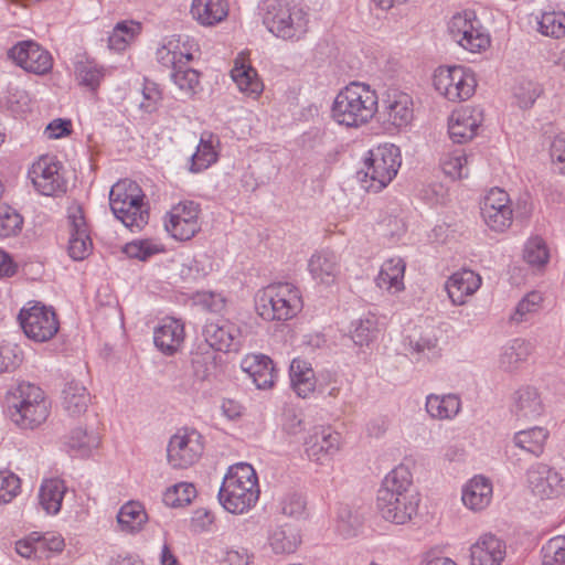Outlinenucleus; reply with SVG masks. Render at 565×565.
I'll return each mask as SVG.
<instances>
[{
	"label": "nucleus",
	"instance_id": "nucleus-1",
	"mask_svg": "<svg viewBox=\"0 0 565 565\" xmlns=\"http://www.w3.org/2000/svg\"><path fill=\"white\" fill-rule=\"evenodd\" d=\"M419 502V494L413 488L412 472L405 465L388 472L377 491L379 513L385 521L397 525L406 524L417 515Z\"/></svg>",
	"mask_w": 565,
	"mask_h": 565
},
{
	"label": "nucleus",
	"instance_id": "nucleus-2",
	"mask_svg": "<svg viewBox=\"0 0 565 565\" xmlns=\"http://www.w3.org/2000/svg\"><path fill=\"white\" fill-rule=\"evenodd\" d=\"M379 97L364 83L353 82L341 89L332 105V118L345 127H361L376 114Z\"/></svg>",
	"mask_w": 565,
	"mask_h": 565
},
{
	"label": "nucleus",
	"instance_id": "nucleus-3",
	"mask_svg": "<svg viewBox=\"0 0 565 565\" xmlns=\"http://www.w3.org/2000/svg\"><path fill=\"white\" fill-rule=\"evenodd\" d=\"M259 489L254 468L248 463L232 466L218 492L220 503L231 513L249 510L258 500Z\"/></svg>",
	"mask_w": 565,
	"mask_h": 565
},
{
	"label": "nucleus",
	"instance_id": "nucleus-4",
	"mask_svg": "<svg viewBox=\"0 0 565 565\" xmlns=\"http://www.w3.org/2000/svg\"><path fill=\"white\" fill-rule=\"evenodd\" d=\"M111 212L131 232L141 231L149 221V209L140 186L131 180L115 183L109 192Z\"/></svg>",
	"mask_w": 565,
	"mask_h": 565
},
{
	"label": "nucleus",
	"instance_id": "nucleus-5",
	"mask_svg": "<svg viewBox=\"0 0 565 565\" xmlns=\"http://www.w3.org/2000/svg\"><path fill=\"white\" fill-rule=\"evenodd\" d=\"M8 415L23 429H34L49 416L44 392L31 383H20L8 395Z\"/></svg>",
	"mask_w": 565,
	"mask_h": 565
},
{
	"label": "nucleus",
	"instance_id": "nucleus-6",
	"mask_svg": "<svg viewBox=\"0 0 565 565\" xmlns=\"http://www.w3.org/2000/svg\"><path fill=\"white\" fill-rule=\"evenodd\" d=\"M301 308L300 292L289 282H277L267 286L257 301L259 316L268 321L291 319Z\"/></svg>",
	"mask_w": 565,
	"mask_h": 565
},
{
	"label": "nucleus",
	"instance_id": "nucleus-7",
	"mask_svg": "<svg viewBox=\"0 0 565 565\" xmlns=\"http://www.w3.org/2000/svg\"><path fill=\"white\" fill-rule=\"evenodd\" d=\"M264 22L277 38L298 41L308 31L306 11L295 2L277 1L268 6Z\"/></svg>",
	"mask_w": 565,
	"mask_h": 565
},
{
	"label": "nucleus",
	"instance_id": "nucleus-8",
	"mask_svg": "<svg viewBox=\"0 0 565 565\" xmlns=\"http://www.w3.org/2000/svg\"><path fill=\"white\" fill-rule=\"evenodd\" d=\"M399 167L401 152L395 145L385 143L371 150L363 171L364 178L370 179L365 188L374 192L382 190L395 178Z\"/></svg>",
	"mask_w": 565,
	"mask_h": 565
},
{
	"label": "nucleus",
	"instance_id": "nucleus-9",
	"mask_svg": "<svg viewBox=\"0 0 565 565\" xmlns=\"http://www.w3.org/2000/svg\"><path fill=\"white\" fill-rule=\"evenodd\" d=\"M435 89L449 102H462L470 98L477 81L471 70L461 66H439L433 76Z\"/></svg>",
	"mask_w": 565,
	"mask_h": 565
},
{
	"label": "nucleus",
	"instance_id": "nucleus-10",
	"mask_svg": "<svg viewBox=\"0 0 565 565\" xmlns=\"http://www.w3.org/2000/svg\"><path fill=\"white\" fill-rule=\"evenodd\" d=\"M448 33L459 46L471 53H480L491 45L490 35L471 11L454 14L448 22Z\"/></svg>",
	"mask_w": 565,
	"mask_h": 565
},
{
	"label": "nucleus",
	"instance_id": "nucleus-11",
	"mask_svg": "<svg viewBox=\"0 0 565 565\" xmlns=\"http://www.w3.org/2000/svg\"><path fill=\"white\" fill-rule=\"evenodd\" d=\"M19 320L25 335L35 342L51 340L60 328L54 310L40 303L22 309Z\"/></svg>",
	"mask_w": 565,
	"mask_h": 565
},
{
	"label": "nucleus",
	"instance_id": "nucleus-12",
	"mask_svg": "<svg viewBox=\"0 0 565 565\" xmlns=\"http://www.w3.org/2000/svg\"><path fill=\"white\" fill-rule=\"evenodd\" d=\"M200 204L194 201H182L173 205L164 221L167 232L178 241H188L201 230Z\"/></svg>",
	"mask_w": 565,
	"mask_h": 565
},
{
	"label": "nucleus",
	"instance_id": "nucleus-13",
	"mask_svg": "<svg viewBox=\"0 0 565 565\" xmlns=\"http://www.w3.org/2000/svg\"><path fill=\"white\" fill-rule=\"evenodd\" d=\"M202 451L201 435L196 430L182 429L170 438L168 461L175 469H185L198 461Z\"/></svg>",
	"mask_w": 565,
	"mask_h": 565
},
{
	"label": "nucleus",
	"instance_id": "nucleus-14",
	"mask_svg": "<svg viewBox=\"0 0 565 565\" xmlns=\"http://www.w3.org/2000/svg\"><path fill=\"white\" fill-rule=\"evenodd\" d=\"M341 436L330 426H315L303 439L308 459L318 465L329 462L340 450Z\"/></svg>",
	"mask_w": 565,
	"mask_h": 565
},
{
	"label": "nucleus",
	"instance_id": "nucleus-15",
	"mask_svg": "<svg viewBox=\"0 0 565 565\" xmlns=\"http://www.w3.org/2000/svg\"><path fill=\"white\" fill-rule=\"evenodd\" d=\"M203 337L212 349L221 352H237L243 342L241 328L227 319L207 321Z\"/></svg>",
	"mask_w": 565,
	"mask_h": 565
},
{
	"label": "nucleus",
	"instance_id": "nucleus-16",
	"mask_svg": "<svg viewBox=\"0 0 565 565\" xmlns=\"http://www.w3.org/2000/svg\"><path fill=\"white\" fill-rule=\"evenodd\" d=\"M61 164L53 157L43 156L34 162L29 172L32 183L43 195H53L66 190Z\"/></svg>",
	"mask_w": 565,
	"mask_h": 565
},
{
	"label": "nucleus",
	"instance_id": "nucleus-17",
	"mask_svg": "<svg viewBox=\"0 0 565 565\" xmlns=\"http://www.w3.org/2000/svg\"><path fill=\"white\" fill-rule=\"evenodd\" d=\"M9 57L26 72L45 74L52 68L50 53L33 41H22L8 52Z\"/></svg>",
	"mask_w": 565,
	"mask_h": 565
},
{
	"label": "nucleus",
	"instance_id": "nucleus-18",
	"mask_svg": "<svg viewBox=\"0 0 565 565\" xmlns=\"http://www.w3.org/2000/svg\"><path fill=\"white\" fill-rule=\"evenodd\" d=\"M526 482L535 497L551 499L559 493L563 478L548 465L535 462L526 471Z\"/></svg>",
	"mask_w": 565,
	"mask_h": 565
},
{
	"label": "nucleus",
	"instance_id": "nucleus-19",
	"mask_svg": "<svg viewBox=\"0 0 565 565\" xmlns=\"http://www.w3.org/2000/svg\"><path fill=\"white\" fill-rule=\"evenodd\" d=\"M67 218L70 226L68 254L74 260H82L93 249V242L82 207H71Z\"/></svg>",
	"mask_w": 565,
	"mask_h": 565
},
{
	"label": "nucleus",
	"instance_id": "nucleus-20",
	"mask_svg": "<svg viewBox=\"0 0 565 565\" xmlns=\"http://www.w3.org/2000/svg\"><path fill=\"white\" fill-rule=\"evenodd\" d=\"M483 110L479 107H467L451 114L448 122L449 137L454 142L463 143L473 138L483 122Z\"/></svg>",
	"mask_w": 565,
	"mask_h": 565
},
{
	"label": "nucleus",
	"instance_id": "nucleus-21",
	"mask_svg": "<svg viewBox=\"0 0 565 565\" xmlns=\"http://www.w3.org/2000/svg\"><path fill=\"white\" fill-rule=\"evenodd\" d=\"M544 412L545 406L535 387L522 386L512 394L511 413L518 420H536Z\"/></svg>",
	"mask_w": 565,
	"mask_h": 565
},
{
	"label": "nucleus",
	"instance_id": "nucleus-22",
	"mask_svg": "<svg viewBox=\"0 0 565 565\" xmlns=\"http://www.w3.org/2000/svg\"><path fill=\"white\" fill-rule=\"evenodd\" d=\"M382 107L385 120L396 128L407 126L413 119V100L406 93L388 92Z\"/></svg>",
	"mask_w": 565,
	"mask_h": 565
},
{
	"label": "nucleus",
	"instance_id": "nucleus-23",
	"mask_svg": "<svg viewBox=\"0 0 565 565\" xmlns=\"http://www.w3.org/2000/svg\"><path fill=\"white\" fill-rule=\"evenodd\" d=\"M308 269L313 280L329 286L335 282L340 274L339 257L329 249L318 250L311 255Z\"/></svg>",
	"mask_w": 565,
	"mask_h": 565
},
{
	"label": "nucleus",
	"instance_id": "nucleus-24",
	"mask_svg": "<svg viewBox=\"0 0 565 565\" xmlns=\"http://www.w3.org/2000/svg\"><path fill=\"white\" fill-rule=\"evenodd\" d=\"M231 77L243 94L254 99L258 98L263 93L264 85L256 70L249 65L247 57L243 53L235 58Z\"/></svg>",
	"mask_w": 565,
	"mask_h": 565
},
{
	"label": "nucleus",
	"instance_id": "nucleus-25",
	"mask_svg": "<svg viewBox=\"0 0 565 565\" xmlns=\"http://www.w3.org/2000/svg\"><path fill=\"white\" fill-rule=\"evenodd\" d=\"M492 494L491 480L483 476H475L462 487L461 500L468 509L481 511L491 503Z\"/></svg>",
	"mask_w": 565,
	"mask_h": 565
},
{
	"label": "nucleus",
	"instance_id": "nucleus-26",
	"mask_svg": "<svg viewBox=\"0 0 565 565\" xmlns=\"http://www.w3.org/2000/svg\"><path fill=\"white\" fill-rule=\"evenodd\" d=\"M481 285V277L472 270L463 269L452 274L446 282L451 302L461 306L466 298L475 294Z\"/></svg>",
	"mask_w": 565,
	"mask_h": 565
},
{
	"label": "nucleus",
	"instance_id": "nucleus-27",
	"mask_svg": "<svg viewBox=\"0 0 565 565\" xmlns=\"http://www.w3.org/2000/svg\"><path fill=\"white\" fill-rule=\"evenodd\" d=\"M90 403V393L82 381L72 379L66 382L62 391V407L70 416H82Z\"/></svg>",
	"mask_w": 565,
	"mask_h": 565
},
{
	"label": "nucleus",
	"instance_id": "nucleus-28",
	"mask_svg": "<svg viewBox=\"0 0 565 565\" xmlns=\"http://www.w3.org/2000/svg\"><path fill=\"white\" fill-rule=\"evenodd\" d=\"M242 370L246 372L258 388H270L275 382L273 361L263 354H250L243 359Z\"/></svg>",
	"mask_w": 565,
	"mask_h": 565
},
{
	"label": "nucleus",
	"instance_id": "nucleus-29",
	"mask_svg": "<svg viewBox=\"0 0 565 565\" xmlns=\"http://www.w3.org/2000/svg\"><path fill=\"white\" fill-rule=\"evenodd\" d=\"M154 344L163 353L171 355L179 350L184 340L183 324L175 319L162 320L154 330Z\"/></svg>",
	"mask_w": 565,
	"mask_h": 565
},
{
	"label": "nucleus",
	"instance_id": "nucleus-30",
	"mask_svg": "<svg viewBox=\"0 0 565 565\" xmlns=\"http://www.w3.org/2000/svg\"><path fill=\"white\" fill-rule=\"evenodd\" d=\"M190 13L203 26H213L228 14L226 0H193Z\"/></svg>",
	"mask_w": 565,
	"mask_h": 565
},
{
	"label": "nucleus",
	"instance_id": "nucleus-31",
	"mask_svg": "<svg viewBox=\"0 0 565 565\" xmlns=\"http://www.w3.org/2000/svg\"><path fill=\"white\" fill-rule=\"evenodd\" d=\"M405 262L401 257H393L383 263L380 273L375 278L379 288L391 294L402 291L404 286Z\"/></svg>",
	"mask_w": 565,
	"mask_h": 565
},
{
	"label": "nucleus",
	"instance_id": "nucleus-32",
	"mask_svg": "<svg viewBox=\"0 0 565 565\" xmlns=\"http://www.w3.org/2000/svg\"><path fill=\"white\" fill-rule=\"evenodd\" d=\"M292 390L299 397L306 398L316 388V375L310 363L301 359H294L289 369Z\"/></svg>",
	"mask_w": 565,
	"mask_h": 565
},
{
	"label": "nucleus",
	"instance_id": "nucleus-33",
	"mask_svg": "<svg viewBox=\"0 0 565 565\" xmlns=\"http://www.w3.org/2000/svg\"><path fill=\"white\" fill-rule=\"evenodd\" d=\"M550 431L546 427L534 426L527 429H522L513 435L512 444L535 457H540L545 449Z\"/></svg>",
	"mask_w": 565,
	"mask_h": 565
},
{
	"label": "nucleus",
	"instance_id": "nucleus-34",
	"mask_svg": "<svg viewBox=\"0 0 565 565\" xmlns=\"http://www.w3.org/2000/svg\"><path fill=\"white\" fill-rule=\"evenodd\" d=\"M460 409V398L455 394H430L426 398V411L435 419H452L459 414Z\"/></svg>",
	"mask_w": 565,
	"mask_h": 565
},
{
	"label": "nucleus",
	"instance_id": "nucleus-35",
	"mask_svg": "<svg viewBox=\"0 0 565 565\" xmlns=\"http://www.w3.org/2000/svg\"><path fill=\"white\" fill-rule=\"evenodd\" d=\"M534 345L525 339H513L502 348L500 366L504 371L516 370L532 354Z\"/></svg>",
	"mask_w": 565,
	"mask_h": 565
},
{
	"label": "nucleus",
	"instance_id": "nucleus-36",
	"mask_svg": "<svg viewBox=\"0 0 565 565\" xmlns=\"http://www.w3.org/2000/svg\"><path fill=\"white\" fill-rule=\"evenodd\" d=\"M300 535L290 525H275L268 532V544L276 554H290L300 545Z\"/></svg>",
	"mask_w": 565,
	"mask_h": 565
},
{
	"label": "nucleus",
	"instance_id": "nucleus-37",
	"mask_svg": "<svg viewBox=\"0 0 565 565\" xmlns=\"http://www.w3.org/2000/svg\"><path fill=\"white\" fill-rule=\"evenodd\" d=\"M66 492L64 481L60 479L45 480L40 489V504L47 514H56L62 507Z\"/></svg>",
	"mask_w": 565,
	"mask_h": 565
},
{
	"label": "nucleus",
	"instance_id": "nucleus-38",
	"mask_svg": "<svg viewBox=\"0 0 565 565\" xmlns=\"http://www.w3.org/2000/svg\"><path fill=\"white\" fill-rule=\"evenodd\" d=\"M148 520L143 507L139 502H128L121 507L117 515V521L122 531L135 533L139 532Z\"/></svg>",
	"mask_w": 565,
	"mask_h": 565
},
{
	"label": "nucleus",
	"instance_id": "nucleus-39",
	"mask_svg": "<svg viewBox=\"0 0 565 565\" xmlns=\"http://www.w3.org/2000/svg\"><path fill=\"white\" fill-rule=\"evenodd\" d=\"M100 438L94 431H88L79 426L70 431L65 444L70 450L76 451L81 456H87L93 449L99 446Z\"/></svg>",
	"mask_w": 565,
	"mask_h": 565
},
{
	"label": "nucleus",
	"instance_id": "nucleus-40",
	"mask_svg": "<svg viewBox=\"0 0 565 565\" xmlns=\"http://www.w3.org/2000/svg\"><path fill=\"white\" fill-rule=\"evenodd\" d=\"M511 92L515 104L521 109H529L534 105L543 89L539 83L521 77L514 82Z\"/></svg>",
	"mask_w": 565,
	"mask_h": 565
},
{
	"label": "nucleus",
	"instance_id": "nucleus-41",
	"mask_svg": "<svg viewBox=\"0 0 565 565\" xmlns=\"http://www.w3.org/2000/svg\"><path fill=\"white\" fill-rule=\"evenodd\" d=\"M471 565H494V535L482 534L470 547Z\"/></svg>",
	"mask_w": 565,
	"mask_h": 565
},
{
	"label": "nucleus",
	"instance_id": "nucleus-42",
	"mask_svg": "<svg viewBox=\"0 0 565 565\" xmlns=\"http://www.w3.org/2000/svg\"><path fill=\"white\" fill-rule=\"evenodd\" d=\"M351 338L356 345H367L377 333V319L374 315H367L351 324Z\"/></svg>",
	"mask_w": 565,
	"mask_h": 565
},
{
	"label": "nucleus",
	"instance_id": "nucleus-43",
	"mask_svg": "<svg viewBox=\"0 0 565 565\" xmlns=\"http://www.w3.org/2000/svg\"><path fill=\"white\" fill-rule=\"evenodd\" d=\"M537 31L554 39L565 35V13L564 12H544L536 18Z\"/></svg>",
	"mask_w": 565,
	"mask_h": 565
},
{
	"label": "nucleus",
	"instance_id": "nucleus-44",
	"mask_svg": "<svg viewBox=\"0 0 565 565\" xmlns=\"http://www.w3.org/2000/svg\"><path fill=\"white\" fill-rule=\"evenodd\" d=\"M523 258L533 267H544L550 260L545 241L539 236L530 238L524 246Z\"/></svg>",
	"mask_w": 565,
	"mask_h": 565
},
{
	"label": "nucleus",
	"instance_id": "nucleus-45",
	"mask_svg": "<svg viewBox=\"0 0 565 565\" xmlns=\"http://www.w3.org/2000/svg\"><path fill=\"white\" fill-rule=\"evenodd\" d=\"M195 495L196 490L192 483L180 482L166 490L163 502L172 508L182 507L191 503Z\"/></svg>",
	"mask_w": 565,
	"mask_h": 565
},
{
	"label": "nucleus",
	"instance_id": "nucleus-46",
	"mask_svg": "<svg viewBox=\"0 0 565 565\" xmlns=\"http://www.w3.org/2000/svg\"><path fill=\"white\" fill-rule=\"evenodd\" d=\"M541 565H565V536H554L543 544Z\"/></svg>",
	"mask_w": 565,
	"mask_h": 565
},
{
	"label": "nucleus",
	"instance_id": "nucleus-47",
	"mask_svg": "<svg viewBox=\"0 0 565 565\" xmlns=\"http://www.w3.org/2000/svg\"><path fill=\"white\" fill-rule=\"evenodd\" d=\"M76 79L81 85L95 90L104 77L103 70L92 61H79L75 65Z\"/></svg>",
	"mask_w": 565,
	"mask_h": 565
},
{
	"label": "nucleus",
	"instance_id": "nucleus-48",
	"mask_svg": "<svg viewBox=\"0 0 565 565\" xmlns=\"http://www.w3.org/2000/svg\"><path fill=\"white\" fill-rule=\"evenodd\" d=\"M467 163L466 154L462 151H455L443 157L440 167L446 175L452 180H457L467 177Z\"/></svg>",
	"mask_w": 565,
	"mask_h": 565
},
{
	"label": "nucleus",
	"instance_id": "nucleus-49",
	"mask_svg": "<svg viewBox=\"0 0 565 565\" xmlns=\"http://www.w3.org/2000/svg\"><path fill=\"white\" fill-rule=\"evenodd\" d=\"M171 77L185 95L192 96L196 93V88L200 85V74L198 71L180 65L173 70Z\"/></svg>",
	"mask_w": 565,
	"mask_h": 565
},
{
	"label": "nucleus",
	"instance_id": "nucleus-50",
	"mask_svg": "<svg viewBox=\"0 0 565 565\" xmlns=\"http://www.w3.org/2000/svg\"><path fill=\"white\" fill-rule=\"evenodd\" d=\"M193 375L200 381H210L216 371V355L213 352L194 353L192 356Z\"/></svg>",
	"mask_w": 565,
	"mask_h": 565
},
{
	"label": "nucleus",
	"instance_id": "nucleus-51",
	"mask_svg": "<svg viewBox=\"0 0 565 565\" xmlns=\"http://www.w3.org/2000/svg\"><path fill=\"white\" fill-rule=\"evenodd\" d=\"M543 301V297L540 291L532 290L527 292L515 307L514 312L510 316V320L514 323H520L527 319V315L536 312L541 303Z\"/></svg>",
	"mask_w": 565,
	"mask_h": 565
},
{
	"label": "nucleus",
	"instance_id": "nucleus-52",
	"mask_svg": "<svg viewBox=\"0 0 565 565\" xmlns=\"http://www.w3.org/2000/svg\"><path fill=\"white\" fill-rule=\"evenodd\" d=\"M216 156L217 154L213 148L212 140H205L202 137L195 153H193L191 157L190 170L192 172H200L206 169L216 161Z\"/></svg>",
	"mask_w": 565,
	"mask_h": 565
},
{
	"label": "nucleus",
	"instance_id": "nucleus-53",
	"mask_svg": "<svg viewBox=\"0 0 565 565\" xmlns=\"http://www.w3.org/2000/svg\"><path fill=\"white\" fill-rule=\"evenodd\" d=\"M23 224L22 216L11 207L0 209V238L17 235Z\"/></svg>",
	"mask_w": 565,
	"mask_h": 565
},
{
	"label": "nucleus",
	"instance_id": "nucleus-54",
	"mask_svg": "<svg viewBox=\"0 0 565 565\" xmlns=\"http://www.w3.org/2000/svg\"><path fill=\"white\" fill-rule=\"evenodd\" d=\"M162 250L163 247L160 244H157L149 239L134 241L125 246V253L127 254V256L139 260H146L150 256L158 254Z\"/></svg>",
	"mask_w": 565,
	"mask_h": 565
},
{
	"label": "nucleus",
	"instance_id": "nucleus-55",
	"mask_svg": "<svg viewBox=\"0 0 565 565\" xmlns=\"http://www.w3.org/2000/svg\"><path fill=\"white\" fill-rule=\"evenodd\" d=\"M20 478L9 470H0V504L11 502L20 492Z\"/></svg>",
	"mask_w": 565,
	"mask_h": 565
},
{
	"label": "nucleus",
	"instance_id": "nucleus-56",
	"mask_svg": "<svg viewBox=\"0 0 565 565\" xmlns=\"http://www.w3.org/2000/svg\"><path fill=\"white\" fill-rule=\"evenodd\" d=\"M509 202L507 192L497 186V232H504L512 224L513 211Z\"/></svg>",
	"mask_w": 565,
	"mask_h": 565
},
{
	"label": "nucleus",
	"instance_id": "nucleus-57",
	"mask_svg": "<svg viewBox=\"0 0 565 565\" xmlns=\"http://www.w3.org/2000/svg\"><path fill=\"white\" fill-rule=\"evenodd\" d=\"M412 352L427 359L439 356L438 339L434 334H423L418 339H409Z\"/></svg>",
	"mask_w": 565,
	"mask_h": 565
},
{
	"label": "nucleus",
	"instance_id": "nucleus-58",
	"mask_svg": "<svg viewBox=\"0 0 565 565\" xmlns=\"http://www.w3.org/2000/svg\"><path fill=\"white\" fill-rule=\"evenodd\" d=\"M282 431L289 437H297L306 430L303 416L295 409H287L282 416Z\"/></svg>",
	"mask_w": 565,
	"mask_h": 565
},
{
	"label": "nucleus",
	"instance_id": "nucleus-59",
	"mask_svg": "<svg viewBox=\"0 0 565 565\" xmlns=\"http://www.w3.org/2000/svg\"><path fill=\"white\" fill-rule=\"evenodd\" d=\"M169 41H175V46L171 52L174 55L175 67L185 65L193 58V51L196 45L193 41H190L188 36L182 40L179 35L178 38H172Z\"/></svg>",
	"mask_w": 565,
	"mask_h": 565
},
{
	"label": "nucleus",
	"instance_id": "nucleus-60",
	"mask_svg": "<svg viewBox=\"0 0 565 565\" xmlns=\"http://www.w3.org/2000/svg\"><path fill=\"white\" fill-rule=\"evenodd\" d=\"M21 361V352L15 345L10 343L0 345V373L17 369Z\"/></svg>",
	"mask_w": 565,
	"mask_h": 565
},
{
	"label": "nucleus",
	"instance_id": "nucleus-61",
	"mask_svg": "<svg viewBox=\"0 0 565 565\" xmlns=\"http://www.w3.org/2000/svg\"><path fill=\"white\" fill-rule=\"evenodd\" d=\"M281 512L291 518H298L305 513L306 501L299 493H288L280 502Z\"/></svg>",
	"mask_w": 565,
	"mask_h": 565
},
{
	"label": "nucleus",
	"instance_id": "nucleus-62",
	"mask_svg": "<svg viewBox=\"0 0 565 565\" xmlns=\"http://www.w3.org/2000/svg\"><path fill=\"white\" fill-rule=\"evenodd\" d=\"M550 156L553 163L561 164L558 172L565 174V135H558L553 139Z\"/></svg>",
	"mask_w": 565,
	"mask_h": 565
},
{
	"label": "nucleus",
	"instance_id": "nucleus-63",
	"mask_svg": "<svg viewBox=\"0 0 565 565\" xmlns=\"http://www.w3.org/2000/svg\"><path fill=\"white\" fill-rule=\"evenodd\" d=\"M214 522V515L205 510L198 509L191 519V529L195 533H202L210 530Z\"/></svg>",
	"mask_w": 565,
	"mask_h": 565
},
{
	"label": "nucleus",
	"instance_id": "nucleus-64",
	"mask_svg": "<svg viewBox=\"0 0 565 565\" xmlns=\"http://www.w3.org/2000/svg\"><path fill=\"white\" fill-rule=\"evenodd\" d=\"M38 537V547H40V552L43 553L45 551L50 552H62L65 543L64 539L61 535L47 533L45 535H36Z\"/></svg>",
	"mask_w": 565,
	"mask_h": 565
}]
</instances>
